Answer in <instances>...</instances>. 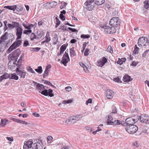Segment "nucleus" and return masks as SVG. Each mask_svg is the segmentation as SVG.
<instances>
[{"label":"nucleus","mask_w":149,"mask_h":149,"mask_svg":"<svg viewBox=\"0 0 149 149\" xmlns=\"http://www.w3.org/2000/svg\"><path fill=\"white\" fill-rule=\"evenodd\" d=\"M92 102V100L91 98H89L86 101V104L88 105V103H91Z\"/></svg>","instance_id":"nucleus-60"},{"label":"nucleus","mask_w":149,"mask_h":149,"mask_svg":"<svg viewBox=\"0 0 149 149\" xmlns=\"http://www.w3.org/2000/svg\"><path fill=\"white\" fill-rule=\"evenodd\" d=\"M18 79V76L15 73H13L10 75V79L17 80Z\"/></svg>","instance_id":"nucleus-26"},{"label":"nucleus","mask_w":149,"mask_h":149,"mask_svg":"<svg viewBox=\"0 0 149 149\" xmlns=\"http://www.w3.org/2000/svg\"><path fill=\"white\" fill-rule=\"evenodd\" d=\"M53 139V137L50 136H48L47 137V140L48 143H50L51 141Z\"/></svg>","instance_id":"nucleus-53"},{"label":"nucleus","mask_w":149,"mask_h":149,"mask_svg":"<svg viewBox=\"0 0 149 149\" xmlns=\"http://www.w3.org/2000/svg\"><path fill=\"white\" fill-rule=\"evenodd\" d=\"M70 61L69 57H68V56H66L65 55H63L62 58V60L61 61V63L63 64L65 66H67V64L69 61Z\"/></svg>","instance_id":"nucleus-14"},{"label":"nucleus","mask_w":149,"mask_h":149,"mask_svg":"<svg viewBox=\"0 0 149 149\" xmlns=\"http://www.w3.org/2000/svg\"><path fill=\"white\" fill-rule=\"evenodd\" d=\"M104 28H105L104 30V33L106 34H110L109 31H110L111 29L110 27L107 26V27H104Z\"/></svg>","instance_id":"nucleus-27"},{"label":"nucleus","mask_w":149,"mask_h":149,"mask_svg":"<svg viewBox=\"0 0 149 149\" xmlns=\"http://www.w3.org/2000/svg\"><path fill=\"white\" fill-rule=\"evenodd\" d=\"M137 119H133L131 117H130L126 118L125 122L127 125H131L137 122Z\"/></svg>","instance_id":"nucleus-8"},{"label":"nucleus","mask_w":149,"mask_h":149,"mask_svg":"<svg viewBox=\"0 0 149 149\" xmlns=\"http://www.w3.org/2000/svg\"><path fill=\"white\" fill-rule=\"evenodd\" d=\"M66 47L67 46L65 44H63L62 45L60 48V52L57 53V56H59L60 55L61 56L63 53L64 52L66 49Z\"/></svg>","instance_id":"nucleus-19"},{"label":"nucleus","mask_w":149,"mask_h":149,"mask_svg":"<svg viewBox=\"0 0 149 149\" xmlns=\"http://www.w3.org/2000/svg\"><path fill=\"white\" fill-rule=\"evenodd\" d=\"M42 81H44V83L45 84H47V85L50 86V85L51 84V83L49 81L46 80H44L43 79L42 80Z\"/></svg>","instance_id":"nucleus-55"},{"label":"nucleus","mask_w":149,"mask_h":149,"mask_svg":"<svg viewBox=\"0 0 149 149\" xmlns=\"http://www.w3.org/2000/svg\"><path fill=\"white\" fill-rule=\"evenodd\" d=\"M30 37L31 40H33L35 39L38 38V37H37L36 35H35L33 33H32L30 36Z\"/></svg>","instance_id":"nucleus-39"},{"label":"nucleus","mask_w":149,"mask_h":149,"mask_svg":"<svg viewBox=\"0 0 149 149\" xmlns=\"http://www.w3.org/2000/svg\"><path fill=\"white\" fill-rule=\"evenodd\" d=\"M144 5V8L146 9H148L149 8V3L148 0H146V1L143 2Z\"/></svg>","instance_id":"nucleus-35"},{"label":"nucleus","mask_w":149,"mask_h":149,"mask_svg":"<svg viewBox=\"0 0 149 149\" xmlns=\"http://www.w3.org/2000/svg\"><path fill=\"white\" fill-rule=\"evenodd\" d=\"M107 62V59L105 57H103L97 61V65L102 67Z\"/></svg>","instance_id":"nucleus-9"},{"label":"nucleus","mask_w":149,"mask_h":149,"mask_svg":"<svg viewBox=\"0 0 149 149\" xmlns=\"http://www.w3.org/2000/svg\"><path fill=\"white\" fill-rule=\"evenodd\" d=\"M33 143V142L31 141H25L23 146V149H30L32 148Z\"/></svg>","instance_id":"nucleus-11"},{"label":"nucleus","mask_w":149,"mask_h":149,"mask_svg":"<svg viewBox=\"0 0 149 149\" xmlns=\"http://www.w3.org/2000/svg\"><path fill=\"white\" fill-rule=\"evenodd\" d=\"M89 51V49L88 48H86L84 52V56H87L89 55L88 52Z\"/></svg>","instance_id":"nucleus-56"},{"label":"nucleus","mask_w":149,"mask_h":149,"mask_svg":"<svg viewBox=\"0 0 149 149\" xmlns=\"http://www.w3.org/2000/svg\"><path fill=\"white\" fill-rule=\"evenodd\" d=\"M68 29L69 30L73 32H78V31L75 29H73V28L69 27L68 28Z\"/></svg>","instance_id":"nucleus-57"},{"label":"nucleus","mask_w":149,"mask_h":149,"mask_svg":"<svg viewBox=\"0 0 149 149\" xmlns=\"http://www.w3.org/2000/svg\"><path fill=\"white\" fill-rule=\"evenodd\" d=\"M126 131L130 134L135 133L138 130V127L135 125H127L126 127Z\"/></svg>","instance_id":"nucleus-3"},{"label":"nucleus","mask_w":149,"mask_h":149,"mask_svg":"<svg viewBox=\"0 0 149 149\" xmlns=\"http://www.w3.org/2000/svg\"><path fill=\"white\" fill-rule=\"evenodd\" d=\"M32 49L34 52H38L40 49L41 48L40 47H36L32 48Z\"/></svg>","instance_id":"nucleus-58"},{"label":"nucleus","mask_w":149,"mask_h":149,"mask_svg":"<svg viewBox=\"0 0 149 149\" xmlns=\"http://www.w3.org/2000/svg\"><path fill=\"white\" fill-rule=\"evenodd\" d=\"M132 78H131V77L128 74H125L123 77V81L124 82L128 83L132 80Z\"/></svg>","instance_id":"nucleus-21"},{"label":"nucleus","mask_w":149,"mask_h":149,"mask_svg":"<svg viewBox=\"0 0 149 149\" xmlns=\"http://www.w3.org/2000/svg\"><path fill=\"white\" fill-rule=\"evenodd\" d=\"M10 119L18 123H21V120H20L18 119L13 117L11 118Z\"/></svg>","instance_id":"nucleus-52"},{"label":"nucleus","mask_w":149,"mask_h":149,"mask_svg":"<svg viewBox=\"0 0 149 149\" xmlns=\"http://www.w3.org/2000/svg\"><path fill=\"white\" fill-rule=\"evenodd\" d=\"M94 0H88L85 3V5L88 6L87 9L89 10H92L94 7L92 5Z\"/></svg>","instance_id":"nucleus-10"},{"label":"nucleus","mask_w":149,"mask_h":149,"mask_svg":"<svg viewBox=\"0 0 149 149\" xmlns=\"http://www.w3.org/2000/svg\"><path fill=\"white\" fill-rule=\"evenodd\" d=\"M56 25H55V27L56 28H57V27L59 26L60 24V21L58 19L57 17H56Z\"/></svg>","instance_id":"nucleus-41"},{"label":"nucleus","mask_w":149,"mask_h":149,"mask_svg":"<svg viewBox=\"0 0 149 149\" xmlns=\"http://www.w3.org/2000/svg\"><path fill=\"white\" fill-rule=\"evenodd\" d=\"M76 121L74 120L73 116L70 117L67 119L65 123L68 125H70L74 124Z\"/></svg>","instance_id":"nucleus-17"},{"label":"nucleus","mask_w":149,"mask_h":149,"mask_svg":"<svg viewBox=\"0 0 149 149\" xmlns=\"http://www.w3.org/2000/svg\"><path fill=\"white\" fill-rule=\"evenodd\" d=\"M27 71L29 72H31L32 73H35V72L33 70V69L31 68L30 66H28L26 68Z\"/></svg>","instance_id":"nucleus-43"},{"label":"nucleus","mask_w":149,"mask_h":149,"mask_svg":"<svg viewBox=\"0 0 149 149\" xmlns=\"http://www.w3.org/2000/svg\"><path fill=\"white\" fill-rule=\"evenodd\" d=\"M16 31V35L17 36L16 40L13 42L7 51L8 53H10L13 49L19 47L22 43L21 41L20 40H17V39H20L21 38L23 31L22 26H20L19 28H17Z\"/></svg>","instance_id":"nucleus-1"},{"label":"nucleus","mask_w":149,"mask_h":149,"mask_svg":"<svg viewBox=\"0 0 149 149\" xmlns=\"http://www.w3.org/2000/svg\"><path fill=\"white\" fill-rule=\"evenodd\" d=\"M114 93L113 91L110 89L107 90L106 91V96L108 99H111L113 97Z\"/></svg>","instance_id":"nucleus-15"},{"label":"nucleus","mask_w":149,"mask_h":149,"mask_svg":"<svg viewBox=\"0 0 149 149\" xmlns=\"http://www.w3.org/2000/svg\"><path fill=\"white\" fill-rule=\"evenodd\" d=\"M12 24H13L14 28H17L20 26H21V25L18 22L12 21Z\"/></svg>","instance_id":"nucleus-29"},{"label":"nucleus","mask_w":149,"mask_h":149,"mask_svg":"<svg viewBox=\"0 0 149 149\" xmlns=\"http://www.w3.org/2000/svg\"><path fill=\"white\" fill-rule=\"evenodd\" d=\"M8 28L10 29H12L14 28L13 24H8Z\"/></svg>","instance_id":"nucleus-62"},{"label":"nucleus","mask_w":149,"mask_h":149,"mask_svg":"<svg viewBox=\"0 0 149 149\" xmlns=\"http://www.w3.org/2000/svg\"><path fill=\"white\" fill-rule=\"evenodd\" d=\"M60 29L63 31H68V29L66 28V26H62L61 27Z\"/></svg>","instance_id":"nucleus-51"},{"label":"nucleus","mask_w":149,"mask_h":149,"mask_svg":"<svg viewBox=\"0 0 149 149\" xmlns=\"http://www.w3.org/2000/svg\"><path fill=\"white\" fill-rule=\"evenodd\" d=\"M72 99L68 100H65L63 102L65 104H69L72 103Z\"/></svg>","instance_id":"nucleus-54"},{"label":"nucleus","mask_w":149,"mask_h":149,"mask_svg":"<svg viewBox=\"0 0 149 149\" xmlns=\"http://www.w3.org/2000/svg\"><path fill=\"white\" fill-rule=\"evenodd\" d=\"M32 32V30H25L23 31V33L28 35Z\"/></svg>","instance_id":"nucleus-48"},{"label":"nucleus","mask_w":149,"mask_h":149,"mask_svg":"<svg viewBox=\"0 0 149 149\" xmlns=\"http://www.w3.org/2000/svg\"><path fill=\"white\" fill-rule=\"evenodd\" d=\"M45 37L46 38L45 40V42H49L51 40V38L49 37V33L48 32L47 33Z\"/></svg>","instance_id":"nucleus-30"},{"label":"nucleus","mask_w":149,"mask_h":149,"mask_svg":"<svg viewBox=\"0 0 149 149\" xmlns=\"http://www.w3.org/2000/svg\"><path fill=\"white\" fill-rule=\"evenodd\" d=\"M146 37H141L139 38L138 40V45L140 47H142V44H144L145 42L146 43Z\"/></svg>","instance_id":"nucleus-13"},{"label":"nucleus","mask_w":149,"mask_h":149,"mask_svg":"<svg viewBox=\"0 0 149 149\" xmlns=\"http://www.w3.org/2000/svg\"><path fill=\"white\" fill-rule=\"evenodd\" d=\"M15 9H16L17 11H21L23 10V8L20 6L15 5Z\"/></svg>","instance_id":"nucleus-37"},{"label":"nucleus","mask_w":149,"mask_h":149,"mask_svg":"<svg viewBox=\"0 0 149 149\" xmlns=\"http://www.w3.org/2000/svg\"><path fill=\"white\" fill-rule=\"evenodd\" d=\"M59 17L60 19L63 21L65 20V16L63 15H60Z\"/></svg>","instance_id":"nucleus-61"},{"label":"nucleus","mask_w":149,"mask_h":149,"mask_svg":"<svg viewBox=\"0 0 149 149\" xmlns=\"http://www.w3.org/2000/svg\"><path fill=\"white\" fill-rule=\"evenodd\" d=\"M120 19L118 17H113L110 20V26L114 27H118L120 24Z\"/></svg>","instance_id":"nucleus-4"},{"label":"nucleus","mask_w":149,"mask_h":149,"mask_svg":"<svg viewBox=\"0 0 149 149\" xmlns=\"http://www.w3.org/2000/svg\"><path fill=\"white\" fill-rule=\"evenodd\" d=\"M112 112L111 113H117L116 108L115 106H113L112 107Z\"/></svg>","instance_id":"nucleus-42"},{"label":"nucleus","mask_w":149,"mask_h":149,"mask_svg":"<svg viewBox=\"0 0 149 149\" xmlns=\"http://www.w3.org/2000/svg\"><path fill=\"white\" fill-rule=\"evenodd\" d=\"M140 120L142 123H149V116L146 114H142L140 116Z\"/></svg>","instance_id":"nucleus-7"},{"label":"nucleus","mask_w":149,"mask_h":149,"mask_svg":"<svg viewBox=\"0 0 149 149\" xmlns=\"http://www.w3.org/2000/svg\"><path fill=\"white\" fill-rule=\"evenodd\" d=\"M36 89L40 91H42L45 89V87L42 84L39 83L36 86Z\"/></svg>","instance_id":"nucleus-23"},{"label":"nucleus","mask_w":149,"mask_h":149,"mask_svg":"<svg viewBox=\"0 0 149 149\" xmlns=\"http://www.w3.org/2000/svg\"><path fill=\"white\" fill-rule=\"evenodd\" d=\"M43 146L39 142H37L33 143L32 149H42Z\"/></svg>","instance_id":"nucleus-16"},{"label":"nucleus","mask_w":149,"mask_h":149,"mask_svg":"<svg viewBox=\"0 0 149 149\" xmlns=\"http://www.w3.org/2000/svg\"><path fill=\"white\" fill-rule=\"evenodd\" d=\"M5 71V68L2 65H0V74H3Z\"/></svg>","instance_id":"nucleus-40"},{"label":"nucleus","mask_w":149,"mask_h":149,"mask_svg":"<svg viewBox=\"0 0 149 149\" xmlns=\"http://www.w3.org/2000/svg\"><path fill=\"white\" fill-rule=\"evenodd\" d=\"M21 53L19 49H17L9 55L8 59L10 61H15L16 62Z\"/></svg>","instance_id":"nucleus-2"},{"label":"nucleus","mask_w":149,"mask_h":149,"mask_svg":"<svg viewBox=\"0 0 149 149\" xmlns=\"http://www.w3.org/2000/svg\"><path fill=\"white\" fill-rule=\"evenodd\" d=\"M104 2V0H95V3L97 5H102Z\"/></svg>","instance_id":"nucleus-28"},{"label":"nucleus","mask_w":149,"mask_h":149,"mask_svg":"<svg viewBox=\"0 0 149 149\" xmlns=\"http://www.w3.org/2000/svg\"><path fill=\"white\" fill-rule=\"evenodd\" d=\"M137 63L135 62V61H134L132 62V63L131 64V65L133 67L136 66L137 64Z\"/></svg>","instance_id":"nucleus-63"},{"label":"nucleus","mask_w":149,"mask_h":149,"mask_svg":"<svg viewBox=\"0 0 149 149\" xmlns=\"http://www.w3.org/2000/svg\"><path fill=\"white\" fill-rule=\"evenodd\" d=\"M73 117L74 118V120L76 122L77 121L79 120L82 117V115H79L73 116Z\"/></svg>","instance_id":"nucleus-34"},{"label":"nucleus","mask_w":149,"mask_h":149,"mask_svg":"<svg viewBox=\"0 0 149 149\" xmlns=\"http://www.w3.org/2000/svg\"><path fill=\"white\" fill-rule=\"evenodd\" d=\"M4 8H6L8 9L13 10L14 11L15 10V5L12 6H5L4 7Z\"/></svg>","instance_id":"nucleus-36"},{"label":"nucleus","mask_w":149,"mask_h":149,"mask_svg":"<svg viewBox=\"0 0 149 149\" xmlns=\"http://www.w3.org/2000/svg\"><path fill=\"white\" fill-rule=\"evenodd\" d=\"M114 81L116 82H118V83L122 82V81L118 77H115L113 79Z\"/></svg>","instance_id":"nucleus-49"},{"label":"nucleus","mask_w":149,"mask_h":149,"mask_svg":"<svg viewBox=\"0 0 149 149\" xmlns=\"http://www.w3.org/2000/svg\"><path fill=\"white\" fill-rule=\"evenodd\" d=\"M23 67L20 66L19 68H17L16 73L18 75L20 76L21 78L24 79L25 77L26 72L24 70H23Z\"/></svg>","instance_id":"nucleus-5"},{"label":"nucleus","mask_w":149,"mask_h":149,"mask_svg":"<svg viewBox=\"0 0 149 149\" xmlns=\"http://www.w3.org/2000/svg\"><path fill=\"white\" fill-rule=\"evenodd\" d=\"M53 91V90L51 89H49L48 90V93L49 95H48L50 97H52L54 96V95L52 93Z\"/></svg>","instance_id":"nucleus-45"},{"label":"nucleus","mask_w":149,"mask_h":149,"mask_svg":"<svg viewBox=\"0 0 149 149\" xmlns=\"http://www.w3.org/2000/svg\"><path fill=\"white\" fill-rule=\"evenodd\" d=\"M2 77H3V79H7L8 78H9L10 79V74L6 72L2 75Z\"/></svg>","instance_id":"nucleus-33"},{"label":"nucleus","mask_w":149,"mask_h":149,"mask_svg":"<svg viewBox=\"0 0 149 149\" xmlns=\"http://www.w3.org/2000/svg\"><path fill=\"white\" fill-rule=\"evenodd\" d=\"M39 92L42 94L46 96H47L48 95H49L48 90L47 89H45L44 90H42L41 92L40 91Z\"/></svg>","instance_id":"nucleus-32"},{"label":"nucleus","mask_w":149,"mask_h":149,"mask_svg":"<svg viewBox=\"0 0 149 149\" xmlns=\"http://www.w3.org/2000/svg\"><path fill=\"white\" fill-rule=\"evenodd\" d=\"M121 125L124 126H125L127 125L126 123L124 121H120L119 120H116V123H115V125Z\"/></svg>","instance_id":"nucleus-22"},{"label":"nucleus","mask_w":149,"mask_h":149,"mask_svg":"<svg viewBox=\"0 0 149 149\" xmlns=\"http://www.w3.org/2000/svg\"><path fill=\"white\" fill-rule=\"evenodd\" d=\"M35 70L39 74H41L42 72V66H39L38 68L36 69Z\"/></svg>","instance_id":"nucleus-31"},{"label":"nucleus","mask_w":149,"mask_h":149,"mask_svg":"<svg viewBox=\"0 0 149 149\" xmlns=\"http://www.w3.org/2000/svg\"><path fill=\"white\" fill-rule=\"evenodd\" d=\"M8 120L6 119H2L0 123V125L2 127H4L6 125Z\"/></svg>","instance_id":"nucleus-24"},{"label":"nucleus","mask_w":149,"mask_h":149,"mask_svg":"<svg viewBox=\"0 0 149 149\" xmlns=\"http://www.w3.org/2000/svg\"><path fill=\"white\" fill-rule=\"evenodd\" d=\"M115 27L112 26V27H110L111 30L110 31V34H112L115 33L116 32V29L115 28Z\"/></svg>","instance_id":"nucleus-38"},{"label":"nucleus","mask_w":149,"mask_h":149,"mask_svg":"<svg viewBox=\"0 0 149 149\" xmlns=\"http://www.w3.org/2000/svg\"><path fill=\"white\" fill-rule=\"evenodd\" d=\"M16 62L15 61H10L8 63V68H10L12 71H16V68H17V63H15Z\"/></svg>","instance_id":"nucleus-6"},{"label":"nucleus","mask_w":149,"mask_h":149,"mask_svg":"<svg viewBox=\"0 0 149 149\" xmlns=\"http://www.w3.org/2000/svg\"><path fill=\"white\" fill-rule=\"evenodd\" d=\"M149 52V49L145 51L142 54V56L143 57H145L146 54H148Z\"/></svg>","instance_id":"nucleus-59"},{"label":"nucleus","mask_w":149,"mask_h":149,"mask_svg":"<svg viewBox=\"0 0 149 149\" xmlns=\"http://www.w3.org/2000/svg\"><path fill=\"white\" fill-rule=\"evenodd\" d=\"M111 113H110L109 116L108 117V119L107 122V124L108 125H115V123H116V120H113V117L111 115Z\"/></svg>","instance_id":"nucleus-12"},{"label":"nucleus","mask_w":149,"mask_h":149,"mask_svg":"<svg viewBox=\"0 0 149 149\" xmlns=\"http://www.w3.org/2000/svg\"><path fill=\"white\" fill-rule=\"evenodd\" d=\"M57 5V3L55 1H52L51 3H46V6L47 8L50 9L56 6Z\"/></svg>","instance_id":"nucleus-18"},{"label":"nucleus","mask_w":149,"mask_h":149,"mask_svg":"<svg viewBox=\"0 0 149 149\" xmlns=\"http://www.w3.org/2000/svg\"><path fill=\"white\" fill-rule=\"evenodd\" d=\"M22 60H20L19 59L17 62V68H19V66L21 67H23L22 64Z\"/></svg>","instance_id":"nucleus-50"},{"label":"nucleus","mask_w":149,"mask_h":149,"mask_svg":"<svg viewBox=\"0 0 149 149\" xmlns=\"http://www.w3.org/2000/svg\"><path fill=\"white\" fill-rule=\"evenodd\" d=\"M72 88L70 86L66 87L65 88V90L69 92L72 90Z\"/></svg>","instance_id":"nucleus-64"},{"label":"nucleus","mask_w":149,"mask_h":149,"mask_svg":"<svg viewBox=\"0 0 149 149\" xmlns=\"http://www.w3.org/2000/svg\"><path fill=\"white\" fill-rule=\"evenodd\" d=\"M8 33L7 32H6L1 37L0 42L1 43L5 42L8 39Z\"/></svg>","instance_id":"nucleus-20"},{"label":"nucleus","mask_w":149,"mask_h":149,"mask_svg":"<svg viewBox=\"0 0 149 149\" xmlns=\"http://www.w3.org/2000/svg\"><path fill=\"white\" fill-rule=\"evenodd\" d=\"M90 35L88 34L84 35L82 34L81 36V37L83 38H88L90 37Z\"/></svg>","instance_id":"nucleus-47"},{"label":"nucleus","mask_w":149,"mask_h":149,"mask_svg":"<svg viewBox=\"0 0 149 149\" xmlns=\"http://www.w3.org/2000/svg\"><path fill=\"white\" fill-rule=\"evenodd\" d=\"M134 47L135 48L133 51L134 53L135 54H137L138 53L139 48L137 47L136 45H135Z\"/></svg>","instance_id":"nucleus-44"},{"label":"nucleus","mask_w":149,"mask_h":149,"mask_svg":"<svg viewBox=\"0 0 149 149\" xmlns=\"http://www.w3.org/2000/svg\"><path fill=\"white\" fill-rule=\"evenodd\" d=\"M74 48L72 47L70 49V55L71 56H76L75 51L74 50Z\"/></svg>","instance_id":"nucleus-25"},{"label":"nucleus","mask_w":149,"mask_h":149,"mask_svg":"<svg viewBox=\"0 0 149 149\" xmlns=\"http://www.w3.org/2000/svg\"><path fill=\"white\" fill-rule=\"evenodd\" d=\"M107 52H108L111 53H112L113 52V50L112 48L111 45H109L108 46L107 49Z\"/></svg>","instance_id":"nucleus-46"}]
</instances>
